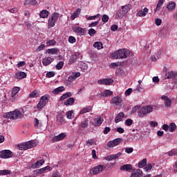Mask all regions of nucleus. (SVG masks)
<instances>
[{"mask_svg": "<svg viewBox=\"0 0 177 177\" xmlns=\"http://www.w3.org/2000/svg\"><path fill=\"white\" fill-rule=\"evenodd\" d=\"M90 111H92V106H86V107L84 108L83 109H82L80 111V114H81V115L85 114L86 113H89Z\"/></svg>", "mask_w": 177, "mask_h": 177, "instance_id": "nucleus-29", "label": "nucleus"}, {"mask_svg": "<svg viewBox=\"0 0 177 177\" xmlns=\"http://www.w3.org/2000/svg\"><path fill=\"white\" fill-rule=\"evenodd\" d=\"M66 117L68 118V120H72L73 118V111H68L66 113Z\"/></svg>", "mask_w": 177, "mask_h": 177, "instance_id": "nucleus-58", "label": "nucleus"}, {"mask_svg": "<svg viewBox=\"0 0 177 177\" xmlns=\"http://www.w3.org/2000/svg\"><path fill=\"white\" fill-rule=\"evenodd\" d=\"M78 59V57H77L76 55H72L71 57V58L69 59V63L71 64H73V63H75V62H77V59Z\"/></svg>", "mask_w": 177, "mask_h": 177, "instance_id": "nucleus-48", "label": "nucleus"}, {"mask_svg": "<svg viewBox=\"0 0 177 177\" xmlns=\"http://www.w3.org/2000/svg\"><path fill=\"white\" fill-rule=\"evenodd\" d=\"M49 16V11L46 10H43L39 13V17L41 19H46Z\"/></svg>", "mask_w": 177, "mask_h": 177, "instance_id": "nucleus-27", "label": "nucleus"}, {"mask_svg": "<svg viewBox=\"0 0 177 177\" xmlns=\"http://www.w3.org/2000/svg\"><path fill=\"white\" fill-rule=\"evenodd\" d=\"M46 46H55L56 45V40L55 39H49L46 41Z\"/></svg>", "mask_w": 177, "mask_h": 177, "instance_id": "nucleus-42", "label": "nucleus"}, {"mask_svg": "<svg viewBox=\"0 0 177 177\" xmlns=\"http://www.w3.org/2000/svg\"><path fill=\"white\" fill-rule=\"evenodd\" d=\"M26 149L28 150V149H32L34 146H35V142L34 141H29L28 142L25 143Z\"/></svg>", "mask_w": 177, "mask_h": 177, "instance_id": "nucleus-32", "label": "nucleus"}, {"mask_svg": "<svg viewBox=\"0 0 177 177\" xmlns=\"http://www.w3.org/2000/svg\"><path fill=\"white\" fill-rule=\"evenodd\" d=\"M133 152V148L132 147H127L125 148V153H127V154H131V153Z\"/></svg>", "mask_w": 177, "mask_h": 177, "instance_id": "nucleus-59", "label": "nucleus"}, {"mask_svg": "<svg viewBox=\"0 0 177 177\" xmlns=\"http://www.w3.org/2000/svg\"><path fill=\"white\" fill-rule=\"evenodd\" d=\"M116 132H118V133H124L125 132V130H124L122 127H118L116 128Z\"/></svg>", "mask_w": 177, "mask_h": 177, "instance_id": "nucleus-63", "label": "nucleus"}, {"mask_svg": "<svg viewBox=\"0 0 177 177\" xmlns=\"http://www.w3.org/2000/svg\"><path fill=\"white\" fill-rule=\"evenodd\" d=\"M49 99H50V96L48 95L41 96L39 103L37 105V109L39 110L44 109V107L46 106V104L49 103Z\"/></svg>", "mask_w": 177, "mask_h": 177, "instance_id": "nucleus-4", "label": "nucleus"}, {"mask_svg": "<svg viewBox=\"0 0 177 177\" xmlns=\"http://www.w3.org/2000/svg\"><path fill=\"white\" fill-rule=\"evenodd\" d=\"M63 66H64V62L62 61H60L58 64L56 65L57 70H62L63 68Z\"/></svg>", "mask_w": 177, "mask_h": 177, "instance_id": "nucleus-49", "label": "nucleus"}, {"mask_svg": "<svg viewBox=\"0 0 177 177\" xmlns=\"http://www.w3.org/2000/svg\"><path fill=\"white\" fill-rule=\"evenodd\" d=\"M38 96H39V93H38V91L35 90L29 94L28 97H30V99H32L34 97H38Z\"/></svg>", "mask_w": 177, "mask_h": 177, "instance_id": "nucleus-40", "label": "nucleus"}, {"mask_svg": "<svg viewBox=\"0 0 177 177\" xmlns=\"http://www.w3.org/2000/svg\"><path fill=\"white\" fill-rule=\"evenodd\" d=\"M57 122L59 124H63L64 122V115L59 114L57 115Z\"/></svg>", "mask_w": 177, "mask_h": 177, "instance_id": "nucleus-37", "label": "nucleus"}, {"mask_svg": "<svg viewBox=\"0 0 177 177\" xmlns=\"http://www.w3.org/2000/svg\"><path fill=\"white\" fill-rule=\"evenodd\" d=\"M176 130V124L175 123H171L169 125V132H175Z\"/></svg>", "mask_w": 177, "mask_h": 177, "instance_id": "nucleus-43", "label": "nucleus"}, {"mask_svg": "<svg viewBox=\"0 0 177 177\" xmlns=\"http://www.w3.org/2000/svg\"><path fill=\"white\" fill-rule=\"evenodd\" d=\"M50 169V166H46L45 167H43L41 169H36L33 172L35 175H39L41 174H44V172H46V171H49Z\"/></svg>", "mask_w": 177, "mask_h": 177, "instance_id": "nucleus-15", "label": "nucleus"}, {"mask_svg": "<svg viewBox=\"0 0 177 177\" xmlns=\"http://www.w3.org/2000/svg\"><path fill=\"white\" fill-rule=\"evenodd\" d=\"M4 118H9L10 120H19L21 118L23 115H21V111L15 110L14 111L6 113L3 115Z\"/></svg>", "mask_w": 177, "mask_h": 177, "instance_id": "nucleus-3", "label": "nucleus"}, {"mask_svg": "<svg viewBox=\"0 0 177 177\" xmlns=\"http://www.w3.org/2000/svg\"><path fill=\"white\" fill-rule=\"evenodd\" d=\"M13 78L15 80H17L18 81L24 80V78H27V73H26V72H23V71H17L13 75Z\"/></svg>", "mask_w": 177, "mask_h": 177, "instance_id": "nucleus-8", "label": "nucleus"}, {"mask_svg": "<svg viewBox=\"0 0 177 177\" xmlns=\"http://www.w3.org/2000/svg\"><path fill=\"white\" fill-rule=\"evenodd\" d=\"M162 6V3H160V1L158 2L156 8L155 9V13L156 12L160 11V8Z\"/></svg>", "mask_w": 177, "mask_h": 177, "instance_id": "nucleus-60", "label": "nucleus"}, {"mask_svg": "<svg viewBox=\"0 0 177 177\" xmlns=\"http://www.w3.org/2000/svg\"><path fill=\"white\" fill-rule=\"evenodd\" d=\"M64 91H66V88H64V86H61L58 88H55L53 91V93L54 95H59V93H61V92H64Z\"/></svg>", "mask_w": 177, "mask_h": 177, "instance_id": "nucleus-24", "label": "nucleus"}, {"mask_svg": "<svg viewBox=\"0 0 177 177\" xmlns=\"http://www.w3.org/2000/svg\"><path fill=\"white\" fill-rule=\"evenodd\" d=\"M165 77L167 80H171V79H174V78H176L177 77V72L176 71H169L167 73H166L165 74Z\"/></svg>", "mask_w": 177, "mask_h": 177, "instance_id": "nucleus-16", "label": "nucleus"}, {"mask_svg": "<svg viewBox=\"0 0 177 177\" xmlns=\"http://www.w3.org/2000/svg\"><path fill=\"white\" fill-rule=\"evenodd\" d=\"M72 77L74 80H77V78L81 77V73L80 72H77L75 73L72 74Z\"/></svg>", "mask_w": 177, "mask_h": 177, "instance_id": "nucleus-62", "label": "nucleus"}, {"mask_svg": "<svg viewBox=\"0 0 177 177\" xmlns=\"http://www.w3.org/2000/svg\"><path fill=\"white\" fill-rule=\"evenodd\" d=\"M113 91L110 90H105L103 93H101V96L102 97H109L110 96H112Z\"/></svg>", "mask_w": 177, "mask_h": 177, "instance_id": "nucleus-28", "label": "nucleus"}, {"mask_svg": "<svg viewBox=\"0 0 177 177\" xmlns=\"http://www.w3.org/2000/svg\"><path fill=\"white\" fill-rule=\"evenodd\" d=\"M143 176V171L140 170V169H138L136 170H133V171L131 173V177H142Z\"/></svg>", "mask_w": 177, "mask_h": 177, "instance_id": "nucleus-17", "label": "nucleus"}, {"mask_svg": "<svg viewBox=\"0 0 177 177\" xmlns=\"http://www.w3.org/2000/svg\"><path fill=\"white\" fill-rule=\"evenodd\" d=\"M72 94L71 92H68L66 93H64V95H62L60 98L59 100L61 102H63V100H64L65 99H67V97H71Z\"/></svg>", "mask_w": 177, "mask_h": 177, "instance_id": "nucleus-36", "label": "nucleus"}, {"mask_svg": "<svg viewBox=\"0 0 177 177\" xmlns=\"http://www.w3.org/2000/svg\"><path fill=\"white\" fill-rule=\"evenodd\" d=\"M111 103L115 106H121L122 103V98L120 96L113 97L111 100Z\"/></svg>", "mask_w": 177, "mask_h": 177, "instance_id": "nucleus-10", "label": "nucleus"}, {"mask_svg": "<svg viewBox=\"0 0 177 177\" xmlns=\"http://www.w3.org/2000/svg\"><path fill=\"white\" fill-rule=\"evenodd\" d=\"M147 165V159L144 158L138 162V168H143Z\"/></svg>", "mask_w": 177, "mask_h": 177, "instance_id": "nucleus-33", "label": "nucleus"}, {"mask_svg": "<svg viewBox=\"0 0 177 177\" xmlns=\"http://www.w3.org/2000/svg\"><path fill=\"white\" fill-rule=\"evenodd\" d=\"M124 124L127 127H131V125H132V124H133V120H132V119H127L124 122Z\"/></svg>", "mask_w": 177, "mask_h": 177, "instance_id": "nucleus-50", "label": "nucleus"}, {"mask_svg": "<svg viewBox=\"0 0 177 177\" xmlns=\"http://www.w3.org/2000/svg\"><path fill=\"white\" fill-rule=\"evenodd\" d=\"M12 157H13V153L10 150L0 151V158H10Z\"/></svg>", "mask_w": 177, "mask_h": 177, "instance_id": "nucleus-9", "label": "nucleus"}, {"mask_svg": "<svg viewBox=\"0 0 177 177\" xmlns=\"http://www.w3.org/2000/svg\"><path fill=\"white\" fill-rule=\"evenodd\" d=\"M131 55V51L127 48L116 50L111 56L113 59H127Z\"/></svg>", "mask_w": 177, "mask_h": 177, "instance_id": "nucleus-1", "label": "nucleus"}, {"mask_svg": "<svg viewBox=\"0 0 177 177\" xmlns=\"http://www.w3.org/2000/svg\"><path fill=\"white\" fill-rule=\"evenodd\" d=\"M34 126L36 128H41V127H42V124L39 123V120H38V118L34 119Z\"/></svg>", "mask_w": 177, "mask_h": 177, "instance_id": "nucleus-45", "label": "nucleus"}, {"mask_svg": "<svg viewBox=\"0 0 177 177\" xmlns=\"http://www.w3.org/2000/svg\"><path fill=\"white\" fill-rule=\"evenodd\" d=\"M176 8V3L174 1H171L167 5V9H168V10H171V12L175 10Z\"/></svg>", "mask_w": 177, "mask_h": 177, "instance_id": "nucleus-22", "label": "nucleus"}, {"mask_svg": "<svg viewBox=\"0 0 177 177\" xmlns=\"http://www.w3.org/2000/svg\"><path fill=\"white\" fill-rule=\"evenodd\" d=\"M12 174V171L4 169V170H0V176H5V175H10Z\"/></svg>", "mask_w": 177, "mask_h": 177, "instance_id": "nucleus-44", "label": "nucleus"}, {"mask_svg": "<svg viewBox=\"0 0 177 177\" xmlns=\"http://www.w3.org/2000/svg\"><path fill=\"white\" fill-rule=\"evenodd\" d=\"M122 142V138H118L108 142L106 144V146L107 147H109V149H111L113 147H115V146H118V145H120V143H121Z\"/></svg>", "mask_w": 177, "mask_h": 177, "instance_id": "nucleus-6", "label": "nucleus"}, {"mask_svg": "<svg viewBox=\"0 0 177 177\" xmlns=\"http://www.w3.org/2000/svg\"><path fill=\"white\" fill-rule=\"evenodd\" d=\"M103 121H104V120H103L102 117H97V120L94 124V127H100V125H102V124L103 123Z\"/></svg>", "mask_w": 177, "mask_h": 177, "instance_id": "nucleus-31", "label": "nucleus"}, {"mask_svg": "<svg viewBox=\"0 0 177 177\" xmlns=\"http://www.w3.org/2000/svg\"><path fill=\"white\" fill-rule=\"evenodd\" d=\"M46 48V45L45 44L41 43L36 49V52H41V50H44Z\"/></svg>", "mask_w": 177, "mask_h": 177, "instance_id": "nucleus-46", "label": "nucleus"}, {"mask_svg": "<svg viewBox=\"0 0 177 177\" xmlns=\"http://www.w3.org/2000/svg\"><path fill=\"white\" fill-rule=\"evenodd\" d=\"M19 150H27V148H26V144H19L17 145Z\"/></svg>", "mask_w": 177, "mask_h": 177, "instance_id": "nucleus-56", "label": "nucleus"}, {"mask_svg": "<svg viewBox=\"0 0 177 177\" xmlns=\"http://www.w3.org/2000/svg\"><path fill=\"white\" fill-rule=\"evenodd\" d=\"M59 14L58 12H54L52 14L51 17L48 19V28H52L55 27L56 21L59 19Z\"/></svg>", "mask_w": 177, "mask_h": 177, "instance_id": "nucleus-5", "label": "nucleus"}, {"mask_svg": "<svg viewBox=\"0 0 177 177\" xmlns=\"http://www.w3.org/2000/svg\"><path fill=\"white\" fill-rule=\"evenodd\" d=\"M97 17H100V14H97L94 16H90L87 17V20H95L96 19H97Z\"/></svg>", "mask_w": 177, "mask_h": 177, "instance_id": "nucleus-52", "label": "nucleus"}, {"mask_svg": "<svg viewBox=\"0 0 177 177\" xmlns=\"http://www.w3.org/2000/svg\"><path fill=\"white\" fill-rule=\"evenodd\" d=\"M137 110H140V106H139V105L135 106L132 109L131 113L133 114V113H136V111H137Z\"/></svg>", "mask_w": 177, "mask_h": 177, "instance_id": "nucleus-61", "label": "nucleus"}, {"mask_svg": "<svg viewBox=\"0 0 177 177\" xmlns=\"http://www.w3.org/2000/svg\"><path fill=\"white\" fill-rule=\"evenodd\" d=\"M147 13H149V8H145L143 10H140L137 12V16L139 17H145Z\"/></svg>", "mask_w": 177, "mask_h": 177, "instance_id": "nucleus-21", "label": "nucleus"}, {"mask_svg": "<svg viewBox=\"0 0 177 177\" xmlns=\"http://www.w3.org/2000/svg\"><path fill=\"white\" fill-rule=\"evenodd\" d=\"M125 15L126 14L124 12V11L121 8L117 11L115 19L116 20H120V19H122V17H124Z\"/></svg>", "mask_w": 177, "mask_h": 177, "instance_id": "nucleus-19", "label": "nucleus"}, {"mask_svg": "<svg viewBox=\"0 0 177 177\" xmlns=\"http://www.w3.org/2000/svg\"><path fill=\"white\" fill-rule=\"evenodd\" d=\"M48 53H50L51 55H56L57 52H59V49L54 48L51 49H48L47 50Z\"/></svg>", "mask_w": 177, "mask_h": 177, "instance_id": "nucleus-47", "label": "nucleus"}, {"mask_svg": "<svg viewBox=\"0 0 177 177\" xmlns=\"http://www.w3.org/2000/svg\"><path fill=\"white\" fill-rule=\"evenodd\" d=\"M44 164H45V160H40L37 161L35 164H32L31 168L35 169L36 168H39L41 165H44Z\"/></svg>", "mask_w": 177, "mask_h": 177, "instance_id": "nucleus-18", "label": "nucleus"}, {"mask_svg": "<svg viewBox=\"0 0 177 177\" xmlns=\"http://www.w3.org/2000/svg\"><path fill=\"white\" fill-rule=\"evenodd\" d=\"M102 21L103 23H107V21H109V15H102Z\"/></svg>", "mask_w": 177, "mask_h": 177, "instance_id": "nucleus-53", "label": "nucleus"}, {"mask_svg": "<svg viewBox=\"0 0 177 177\" xmlns=\"http://www.w3.org/2000/svg\"><path fill=\"white\" fill-rule=\"evenodd\" d=\"M133 169V167L131 166V165L127 164L124 165L120 167V171H127V172H129Z\"/></svg>", "mask_w": 177, "mask_h": 177, "instance_id": "nucleus-20", "label": "nucleus"}, {"mask_svg": "<svg viewBox=\"0 0 177 177\" xmlns=\"http://www.w3.org/2000/svg\"><path fill=\"white\" fill-rule=\"evenodd\" d=\"M77 39L73 36H70L68 37V42L70 44H75Z\"/></svg>", "mask_w": 177, "mask_h": 177, "instance_id": "nucleus-54", "label": "nucleus"}, {"mask_svg": "<svg viewBox=\"0 0 177 177\" xmlns=\"http://www.w3.org/2000/svg\"><path fill=\"white\" fill-rule=\"evenodd\" d=\"M54 75H55V73L53 71H50L46 73L47 78H52Z\"/></svg>", "mask_w": 177, "mask_h": 177, "instance_id": "nucleus-57", "label": "nucleus"}, {"mask_svg": "<svg viewBox=\"0 0 177 177\" xmlns=\"http://www.w3.org/2000/svg\"><path fill=\"white\" fill-rule=\"evenodd\" d=\"M96 34V30L93 28H91L88 30V35L90 37H93Z\"/></svg>", "mask_w": 177, "mask_h": 177, "instance_id": "nucleus-55", "label": "nucleus"}, {"mask_svg": "<svg viewBox=\"0 0 177 177\" xmlns=\"http://www.w3.org/2000/svg\"><path fill=\"white\" fill-rule=\"evenodd\" d=\"M124 114L123 112H120L118 114V115L115 118V124H118V122H120V121L122 120V118L124 117Z\"/></svg>", "mask_w": 177, "mask_h": 177, "instance_id": "nucleus-23", "label": "nucleus"}, {"mask_svg": "<svg viewBox=\"0 0 177 177\" xmlns=\"http://www.w3.org/2000/svg\"><path fill=\"white\" fill-rule=\"evenodd\" d=\"M73 30L75 32L79 34V35H85V34L86 33V30L84 28L74 27Z\"/></svg>", "mask_w": 177, "mask_h": 177, "instance_id": "nucleus-13", "label": "nucleus"}, {"mask_svg": "<svg viewBox=\"0 0 177 177\" xmlns=\"http://www.w3.org/2000/svg\"><path fill=\"white\" fill-rule=\"evenodd\" d=\"M20 91V88L19 87H14L12 90L11 93V97H15L17 93H19V91Z\"/></svg>", "mask_w": 177, "mask_h": 177, "instance_id": "nucleus-38", "label": "nucleus"}, {"mask_svg": "<svg viewBox=\"0 0 177 177\" xmlns=\"http://www.w3.org/2000/svg\"><path fill=\"white\" fill-rule=\"evenodd\" d=\"M153 111V106L150 105H146L142 106L138 112V115L139 118H143V117H146L147 114H150Z\"/></svg>", "mask_w": 177, "mask_h": 177, "instance_id": "nucleus-2", "label": "nucleus"}, {"mask_svg": "<svg viewBox=\"0 0 177 177\" xmlns=\"http://www.w3.org/2000/svg\"><path fill=\"white\" fill-rule=\"evenodd\" d=\"M55 58H52L50 57H47L43 59L42 64L43 66H45L46 67L49 66L53 62H54Z\"/></svg>", "mask_w": 177, "mask_h": 177, "instance_id": "nucleus-14", "label": "nucleus"}, {"mask_svg": "<svg viewBox=\"0 0 177 177\" xmlns=\"http://www.w3.org/2000/svg\"><path fill=\"white\" fill-rule=\"evenodd\" d=\"M81 13V10L80 8H77L73 13V15L71 16V19L72 20H75L76 17H78V15H80Z\"/></svg>", "mask_w": 177, "mask_h": 177, "instance_id": "nucleus-30", "label": "nucleus"}, {"mask_svg": "<svg viewBox=\"0 0 177 177\" xmlns=\"http://www.w3.org/2000/svg\"><path fill=\"white\" fill-rule=\"evenodd\" d=\"M132 8V5H131L130 3L125 5V6H122L121 7V9L122 10V11L124 12V15H127V13L128 12H129V10H131Z\"/></svg>", "mask_w": 177, "mask_h": 177, "instance_id": "nucleus-25", "label": "nucleus"}, {"mask_svg": "<svg viewBox=\"0 0 177 177\" xmlns=\"http://www.w3.org/2000/svg\"><path fill=\"white\" fill-rule=\"evenodd\" d=\"M114 82V80L113 79H102V80H99L97 81V83L100 85H111Z\"/></svg>", "mask_w": 177, "mask_h": 177, "instance_id": "nucleus-11", "label": "nucleus"}, {"mask_svg": "<svg viewBox=\"0 0 177 177\" xmlns=\"http://www.w3.org/2000/svg\"><path fill=\"white\" fill-rule=\"evenodd\" d=\"M52 177H60V173L59 171H55L53 174Z\"/></svg>", "mask_w": 177, "mask_h": 177, "instance_id": "nucleus-64", "label": "nucleus"}, {"mask_svg": "<svg viewBox=\"0 0 177 177\" xmlns=\"http://www.w3.org/2000/svg\"><path fill=\"white\" fill-rule=\"evenodd\" d=\"M64 138H66V134H64V133H62L59 135L55 136L53 138V140H54V142H59L60 140H63V139H64Z\"/></svg>", "mask_w": 177, "mask_h": 177, "instance_id": "nucleus-26", "label": "nucleus"}, {"mask_svg": "<svg viewBox=\"0 0 177 177\" xmlns=\"http://www.w3.org/2000/svg\"><path fill=\"white\" fill-rule=\"evenodd\" d=\"M86 146H93L95 145V140L93 139L88 140L86 142Z\"/></svg>", "mask_w": 177, "mask_h": 177, "instance_id": "nucleus-51", "label": "nucleus"}, {"mask_svg": "<svg viewBox=\"0 0 177 177\" xmlns=\"http://www.w3.org/2000/svg\"><path fill=\"white\" fill-rule=\"evenodd\" d=\"M104 169H106V166L103 165H98L91 169V172H93V175H97V174L102 172Z\"/></svg>", "mask_w": 177, "mask_h": 177, "instance_id": "nucleus-7", "label": "nucleus"}, {"mask_svg": "<svg viewBox=\"0 0 177 177\" xmlns=\"http://www.w3.org/2000/svg\"><path fill=\"white\" fill-rule=\"evenodd\" d=\"M162 100H164L165 106L167 108H169L172 104V100L167 96L162 95L161 97Z\"/></svg>", "mask_w": 177, "mask_h": 177, "instance_id": "nucleus-12", "label": "nucleus"}, {"mask_svg": "<svg viewBox=\"0 0 177 177\" xmlns=\"http://www.w3.org/2000/svg\"><path fill=\"white\" fill-rule=\"evenodd\" d=\"M24 5H29L30 6H34L37 5V0H26L24 2Z\"/></svg>", "mask_w": 177, "mask_h": 177, "instance_id": "nucleus-41", "label": "nucleus"}, {"mask_svg": "<svg viewBox=\"0 0 177 177\" xmlns=\"http://www.w3.org/2000/svg\"><path fill=\"white\" fill-rule=\"evenodd\" d=\"M93 47L97 48L98 50H100V49H103V43H102V41H95L93 44Z\"/></svg>", "mask_w": 177, "mask_h": 177, "instance_id": "nucleus-34", "label": "nucleus"}, {"mask_svg": "<svg viewBox=\"0 0 177 177\" xmlns=\"http://www.w3.org/2000/svg\"><path fill=\"white\" fill-rule=\"evenodd\" d=\"M75 102V99L74 97H70L64 102V106H71Z\"/></svg>", "mask_w": 177, "mask_h": 177, "instance_id": "nucleus-35", "label": "nucleus"}, {"mask_svg": "<svg viewBox=\"0 0 177 177\" xmlns=\"http://www.w3.org/2000/svg\"><path fill=\"white\" fill-rule=\"evenodd\" d=\"M89 125V120H88V119H86L84 121H82L79 127H80V128H86L88 127V126Z\"/></svg>", "mask_w": 177, "mask_h": 177, "instance_id": "nucleus-39", "label": "nucleus"}]
</instances>
